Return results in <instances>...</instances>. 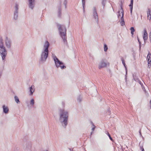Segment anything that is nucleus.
<instances>
[{
  "instance_id": "f3484780",
  "label": "nucleus",
  "mask_w": 151,
  "mask_h": 151,
  "mask_svg": "<svg viewBox=\"0 0 151 151\" xmlns=\"http://www.w3.org/2000/svg\"><path fill=\"white\" fill-rule=\"evenodd\" d=\"M133 3V0H131L130 4L129 5V6L130 7V13L131 14H132V13Z\"/></svg>"
},
{
  "instance_id": "473e14b6",
  "label": "nucleus",
  "mask_w": 151,
  "mask_h": 151,
  "mask_svg": "<svg viewBox=\"0 0 151 151\" xmlns=\"http://www.w3.org/2000/svg\"><path fill=\"white\" fill-rule=\"evenodd\" d=\"M139 134H140V136L142 137H143L142 136V134H141V130L140 129L139 130Z\"/></svg>"
},
{
  "instance_id": "0eeeda50",
  "label": "nucleus",
  "mask_w": 151,
  "mask_h": 151,
  "mask_svg": "<svg viewBox=\"0 0 151 151\" xmlns=\"http://www.w3.org/2000/svg\"><path fill=\"white\" fill-rule=\"evenodd\" d=\"M15 11L14 13V18L16 19L18 18V10L19 9V5L17 4H15Z\"/></svg>"
},
{
  "instance_id": "5701e85b",
  "label": "nucleus",
  "mask_w": 151,
  "mask_h": 151,
  "mask_svg": "<svg viewBox=\"0 0 151 151\" xmlns=\"http://www.w3.org/2000/svg\"><path fill=\"white\" fill-rule=\"evenodd\" d=\"M130 30H131V33L132 35H133L134 34V32L135 31V29H134L133 27H131L130 28Z\"/></svg>"
},
{
  "instance_id": "4468645a",
  "label": "nucleus",
  "mask_w": 151,
  "mask_h": 151,
  "mask_svg": "<svg viewBox=\"0 0 151 151\" xmlns=\"http://www.w3.org/2000/svg\"><path fill=\"white\" fill-rule=\"evenodd\" d=\"M3 108L4 112L5 114L7 113L9 111V109L8 107L4 105L3 106Z\"/></svg>"
},
{
  "instance_id": "423d86ee",
  "label": "nucleus",
  "mask_w": 151,
  "mask_h": 151,
  "mask_svg": "<svg viewBox=\"0 0 151 151\" xmlns=\"http://www.w3.org/2000/svg\"><path fill=\"white\" fill-rule=\"evenodd\" d=\"M109 63H107L104 60L102 59L99 64V68L100 69L101 68H104L106 67Z\"/></svg>"
},
{
  "instance_id": "6e6552de",
  "label": "nucleus",
  "mask_w": 151,
  "mask_h": 151,
  "mask_svg": "<svg viewBox=\"0 0 151 151\" xmlns=\"http://www.w3.org/2000/svg\"><path fill=\"white\" fill-rule=\"evenodd\" d=\"M93 15L94 19H95V21L98 23L99 21V19L98 16V14L97 13L96 8L95 7H94L93 8Z\"/></svg>"
},
{
  "instance_id": "7c9ffc66",
  "label": "nucleus",
  "mask_w": 151,
  "mask_h": 151,
  "mask_svg": "<svg viewBox=\"0 0 151 151\" xmlns=\"http://www.w3.org/2000/svg\"><path fill=\"white\" fill-rule=\"evenodd\" d=\"M108 136H109V138L112 141V140H113L112 139V138L111 137V136H110V134H109V133H108Z\"/></svg>"
},
{
  "instance_id": "f03ea898",
  "label": "nucleus",
  "mask_w": 151,
  "mask_h": 151,
  "mask_svg": "<svg viewBox=\"0 0 151 151\" xmlns=\"http://www.w3.org/2000/svg\"><path fill=\"white\" fill-rule=\"evenodd\" d=\"M49 46V43L47 41H46L43 46L44 49L41 55L40 60L42 63L46 61L48 56V48Z\"/></svg>"
},
{
  "instance_id": "f704fd0d",
  "label": "nucleus",
  "mask_w": 151,
  "mask_h": 151,
  "mask_svg": "<svg viewBox=\"0 0 151 151\" xmlns=\"http://www.w3.org/2000/svg\"><path fill=\"white\" fill-rule=\"evenodd\" d=\"M58 9H59V13H60V12H61V10H60V7H59V8H58Z\"/></svg>"
},
{
  "instance_id": "dca6fc26",
  "label": "nucleus",
  "mask_w": 151,
  "mask_h": 151,
  "mask_svg": "<svg viewBox=\"0 0 151 151\" xmlns=\"http://www.w3.org/2000/svg\"><path fill=\"white\" fill-rule=\"evenodd\" d=\"M147 59L148 60V63L149 64L150 62L151 63V54L150 52L148 53L147 56Z\"/></svg>"
},
{
  "instance_id": "2f4dec72",
  "label": "nucleus",
  "mask_w": 151,
  "mask_h": 151,
  "mask_svg": "<svg viewBox=\"0 0 151 151\" xmlns=\"http://www.w3.org/2000/svg\"><path fill=\"white\" fill-rule=\"evenodd\" d=\"M140 150H141L142 151H144V149L143 148V147L142 146H140Z\"/></svg>"
},
{
  "instance_id": "2eb2a0df",
  "label": "nucleus",
  "mask_w": 151,
  "mask_h": 151,
  "mask_svg": "<svg viewBox=\"0 0 151 151\" xmlns=\"http://www.w3.org/2000/svg\"><path fill=\"white\" fill-rule=\"evenodd\" d=\"M147 19L150 21L151 19V10H150V9H148V11L147 12Z\"/></svg>"
},
{
  "instance_id": "cd10ccee",
  "label": "nucleus",
  "mask_w": 151,
  "mask_h": 151,
  "mask_svg": "<svg viewBox=\"0 0 151 151\" xmlns=\"http://www.w3.org/2000/svg\"><path fill=\"white\" fill-rule=\"evenodd\" d=\"M106 1V0H102L101 3H102V4L103 5L104 7L105 6Z\"/></svg>"
},
{
  "instance_id": "72a5a7b5",
  "label": "nucleus",
  "mask_w": 151,
  "mask_h": 151,
  "mask_svg": "<svg viewBox=\"0 0 151 151\" xmlns=\"http://www.w3.org/2000/svg\"><path fill=\"white\" fill-rule=\"evenodd\" d=\"M150 66H151V63L150 62L149 64L148 63V66L149 68H150Z\"/></svg>"
},
{
  "instance_id": "1a4fd4ad",
  "label": "nucleus",
  "mask_w": 151,
  "mask_h": 151,
  "mask_svg": "<svg viewBox=\"0 0 151 151\" xmlns=\"http://www.w3.org/2000/svg\"><path fill=\"white\" fill-rule=\"evenodd\" d=\"M28 6L32 9H33L35 6V0H28Z\"/></svg>"
},
{
  "instance_id": "f257e3e1",
  "label": "nucleus",
  "mask_w": 151,
  "mask_h": 151,
  "mask_svg": "<svg viewBox=\"0 0 151 151\" xmlns=\"http://www.w3.org/2000/svg\"><path fill=\"white\" fill-rule=\"evenodd\" d=\"M59 114L60 122L63 126L65 127L67 124L68 117V112L64 109H61L59 110Z\"/></svg>"
},
{
  "instance_id": "c85d7f7f",
  "label": "nucleus",
  "mask_w": 151,
  "mask_h": 151,
  "mask_svg": "<svg viewBox=\"0 0 151 151\" xmlns=\"http://www.w3.org/2000/svg\"><path fill=\"white\" fill-rule=\"evenodd\" d=\"M91 123L92 124L93 126V127L92 129V130L93 131L95 127V126L94 125L93 123L92 122H91Z\"/></svg>"
},
{
  "instance_id": "4be33fe9",
  "label": "nucleus",
  "mask_w": 151,
  "mask_h": 151,
  "mask_svg": "<svg viewBox=\"0 0 151 151\" xmlns=\"http://www.w3.org/2000/svg\"><path fill=\"white\" fill-rule=\"evenodd\" d=\"M31 147V144L29 142L27 143L26 145V148L28 149L30 148Z\"/></svg>"
},
{
  "instance_id": "a211bd4d",
  "label": "nucleus",
  "mask_w": 151,
  "mask_h": 151,
  "mask_svg": "<svg viewBox=\"0 0 151 151\" xmlns=\"http://www.w3.org/2000/svg\"><path fill=\"white\" fill-rule=\"evenodd\" d=\"M14 98L17 104H19L20 103V101H19V99L17 96H15L14 97Z\"/></svg>"
},
{
  "instance_id": "20e7f679",
  "label": "nucleus",
  "mask_w": 151,
  "mask_h": 151,
  "mask_svg": "<svg viewBox=\"0 0 151 151\" xmlns=\"http://www.w3.org/2000/svg\"><path fill=\"white\" fill-rule=\"evenodd\" d=\"M7 54V51L4 46L3 40H0V54L2 58L3 61H5V58Z\"/></svg>"
},
{
  "instance_id": "9d476101",
  "label": "nucleus",
  "mask_w": 151,
  "mask_h": 151,
  "mask_svg": "<svg viewBox=\"0 0 151 151\" xmlns=\"http://www.w3.org/2000/svg\"><path fill=\"white\" fill-rule=\"evenodd\" d=\"M121 14L122 16L121 18V21L120 22L121 25L122 26H123L125 24V22L123 18L124 16V11L122 9Z\"/></svg>"
},
{
  "instance_id": "6ab92c4d",
  "label": "nucleus",
  "mask_w": 151,
  "mask_h": 151,
  "mask_svg": "<svg viewBox=\"0 0 151 151\" xmlns=\"http://www.w3.org/2000/svg\"><path fill=\"white\" fill-rule=\"evenodd\" d=\"M82 5L83 6V12H85V0H82Z\"/></svg>"
},
{
  "instance_id": "c9c22d12",
  "label": "nucleus",
  "mask_w": 151,
  "mask_h": 151,
  "mask_svg": "<svg viewBox=\"0 0 151 151\" xmlns=\"http://www.w3.org/2000/svg\"><path fill=\"white\" fill-rule=\"evenodd\" d=\"M150 42L151 43V36L150 35Z\"/></svg>"
},
{
  "instance_id": "aec40b11",
  "label": "nucleus",
  "mask_w": 151,
  "mask_h": 151,
  "mask_svg": "<svg viewBox=\"0 0 151 151\" xmlns=\"http://www.w3.org/2000/svg\"><path fill=\"white\" fill-rule=\"evenodd\" d=\"M121 60H122V63H123V64L124 65L125 68H126V73L127 74V71L126 67V65H125V62H124V60L123 58H121Z\"/></svg>"
},
{
  "instance_id": "393cba45",
  "label": "nucleus",
  "mask_w": 151,
  "mask_h": 151,
  "mask_svg": "<svg viewBox=\"0 0 151 151\" xmlns=\"http://www.w3.org/2000/svg\"><path fill=\"white\" fill-rule=\"evenodd\" d=\"M139 83L141 84L143 90L145 92V93H146V91L145 89V88L144 86H143V84H141V83L140 81H139Z\"/></svg>"
},
{
  "instance_id": "b1692460",
  "label": "nucleus",
  "mask_w": 151,
  "mask_h": 151,
  "mask_svg": "<svg viewBox=\"0 0 151 151\" xmlns=\"http://www.w3.org/2000/svg\"><path fill=\"white\" fill-rule=\"evenodd\" d=\"M108 47L106 45V44H104V50L105 52H106L108 49Z\"/></svg>"
},
{
  "instance_id": "39448f33",
  "label": "nucleus",
  "mask_w": 151,
  "mask_h": 151,
  "mask_svg": "<svg viewBox=\"0 0 151 151\" xmlns=\"http://www.w3.org/2000/svg\"><path fill=\"white\" fill-rule=\"evenodd\" d=\"M52 57L55 61V65L57 68L60 67L62 69L66 68L65 66L63 65H63V63L61 62H60L55 55L52 54Z\"/></svg>"
},
{
  "instance_id": "ddd939ff",
  "label": "nucleus",
  "mask_w": 151,
  "mask_h": 151,
  "mask_svg": "<svg viewBox=\"0 0 151 151\" xmlns=\"http://www.w3.org/2000/svg\"><path fill=\"white\" fill-rule=\"evenodd\" d=\"M29 92H30V95H32L35 90L34 86H32L31 87L29 88Z\"/></svg>"
},
{
  "instance_id": "e433bc0d",
  "label": "nucleus",
  "mask_w": 151,
  "mask_h": 151,
  "mask_svg": "<svg viewBox=\"0 0 151 151\" xmlns=\"http://www.w3.org/2000/svg\"><path fill=\"white\" fill-rule=\"evenodd\" d=\"M150 108L151 109V100H150Z\"/></svg>"
},
{
  "instance_id": "bb28decb",
  "label": "nucleus",
  "mask_w": 151,
  "mask_h": 151,
  "mask_svg": "<svg viewBox=\"0 0 151 151\" xmlns=\"http://www.w3.org/2000/svg\"><path fill=\"white\" fill-rule=\"evenodd\" d=\"M122 10H123L122 9V8H121V9H120V10L118 12V18H119V17L120 16H121V14L120 13V12H122Z\"/></svg>"
},
{
  "instance_id": "a878e982",
  "label": "nucleus",
  "mask_w": 151,
  "mask_h": 151,
  "mask_svg": "<svg viewBox=\"0 0 151 151\" xmlns=\"http://www.w3.org/2000/svg\"><path fill=\"white\" fill-rule=\"evenodd\" d=\"M77 100L78 102H81L82 100V98L80 96H79L77 99Z\"/></svg>"
},
{
  "instance_id": "412c9836",
  "label": "nucleus",
  "mask_w": 151,
  "mask_h": 151,
  "mask_svg": "<svg viewBox=\"0 0 151 151\" xmlns=\"http://www.w3.org/2000/svg\"><path fill=\"white\" fill-rule=\"evenodd\" d=\"M35 101L33 99H32L31 100L30 102V104L32 106H33L34 104Z\"/></svg>"
},
{
  "instance_id": "7ed1b4c3",
  "label": "nucleus",
  "mask_w": 151,
  "mask_h": 151,
  "mask_svg": "<svg viewBox=\"0 0 151 151\" xmlns=\"http://www.w3.org/2000/svg\"><path fill=\"white\" fill-rule=\"evenodd\" d=\"M57 27L59 30L60 35L63 40L64 43H65L67 42V37L66 35V29L64 25L58 24Z\"/></svg>"
},
{
  "instance_id": "f8f14e48",
  "label": "nucleus",
  "mask_w": 151,
  "mask_h": 151,
  "mask_svg": "<svg viewBox=\"0 0 151 151\" xmlns=\"http://www.w3.org/2000/svg\"><path fill=\"white\" fill-rule=\"evenodd\" d=\"M5 44L7 47H10L11 45V41L7 37L6 38V39L5 40Z\"/></svg>"
},
{
  "instance_id": "9b49d317",
  "label": "nucleus",
  "mask_w": 151,
  "mask_h": 151,
  "mask_svg": "<svg viewBox=\"0 0 151 151\" xmlns=\"http://www.w3.org/2000/svg\"><path fill=\"white\" fill-rule=\"evenodd\" d=\"M144 33L143 35V38L144 40L145 43H146V41L147 39V33L145 29H144Z\"/></svg>"
},
{
  "instance_id": "c756f323",
  "label": "nucleus",
  "mask_w": 151,
  "mask_h": 151,
  "mask_svg": "<svg viewBox=\"0 0 151 151\" xmlns=\"http://www.w3.org/2000/svg\"><path fill=\"white\" fill-rule=\"evenodd\" d=\"M138 40L139 43V49H140V48L141 47V42L139 41L138 38Z\"/></svg>"
}]
</instances>
